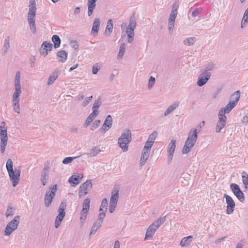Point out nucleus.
Wrapping results in <instances>:
<instances>
[{
	"mask_svg": "<svg viewBox=\"0 0 248 248\" xmlns=\"http://www.w3.org/2000/svg\"><path fill=\"white\" fill-rule=\"evenodd\" d=\"M176 147V141L175 140H171L170 142L169 143L168 149H167V152L168 153H171V154H174L175 149Z\"/></svg>",
	"mask_w": 248,
	"mask_h": 248,
	"instance_id": "36",
	"label": "nucleus"
},
{
	"mask_svg": "<svg viewBox=\"0 0 248 248\" xmlns=\"http://www.w3.org/2000/svg\"><path fill=\"white\" fill-rule=\"evenodd\" d=\"M137 23L134 17H131L129 24L126 28V33H134V30L136 27Z\"/></svg>",
	"mask_w": 248,
	"mask_h": 248,
	"instance_id": "17",
	"label": "nucleus"
},
{
	"mask_svg": "<svg viewBox=\"0 0 248 248\" xmlns=\"http://www.w3.org/2000/svg\"><path fill=\"white\" fill-rule=\"evenodd\" d=\"M6 169L10 179L12 182L13 186L15 187L18 183L20 176V170L15 169L13 170V163L11 159H8L6 162Z\"/></svg>",
	"mask_w": 248,
	"mask_h": 248,
	"instance_id": "1",
	"label": "nucleus"
},
{
	"mask_svg": "<svg viewBox=\"0 0 248 248\" xmlns=\"http://www.w3.org/2000/svg\"><path fill=\"white\" fill-rule=\"evenodd\" d=\"M119 190L118 188H114L111 191L110 202L117 203L119 198Z\"/></svg>",
	"mask_w": 248,
	"mask_h": 248,
	"instance_id": "22",
	"label": "nucleus"
},
{
	"mask_svg": "<svg viewBox=\"0 0 248 248\" xmlns=\"http://www.w3.org/2000/svg\"><path fill=\"white\" fill-rule=\"evenodd\" d=\"M157 136V132L156 131H154L149 137L147 140L152 142V143H154V141L156 139Z\"/></svg>",
	"mask_w": 248,
	"mask_h": 248,
	"instance_id": "52",
	"label": "nucleus"
},
{
	"mask_svg": "<svg viewBox=\"0 0 248 248\" xmlns=\"http://www.w3.org/2000/svg\"><path fill=\"white\" fill-rule=\"evenodd\" d=\"M101 105L100 99H98L97 100H95L93 104V110L94 111L95 113L98 114L99 112L98 111V108L100 107Z\"/></svg>",
	"mask_w": 248,
	"mask_h": 248,
	"instance_id": "46",
	"label": "nucleus"
},
{
	"mask_svg": "<svg viewBox=\"0 0 248 248\" xmlns=\"http://www.w3.org/2000/svg\"><path fill=\"white\" fill-rule=\"evenodd\" d=\"M57 185H54L50 188V191H47L45 195L44 203L46 207L50 206L57 191Z\"/></svg>",
	"mask_w": 248,
	"mask_h": 248,
	"instance_id": "6",
	"label": "nucleus"
},
{
	"mask_svg": "<svg viewBox=\"0 0 248 248\" xmlns=\"http://www.w3.org/2000/svg\"><path fill=\"white\" fill-rule=\"evenodd\" d=\"M242 177L243 184L245 185V188L248 189V174L245 172H242Z\"/></svg>",
	"mask_w": 248,
	"mask_h": 248,
	"instance_id": "38",
	"label": "nucleus"
},
{
	"mask_svg": "<svg viewBox=\"0 0 248 248\" xmlns=\"http://www.w3.org/2000/svg\"><path fill=\"white\" fill-rule=\"evenodd\" d=\"M101 212H100V213H99V216H98V218H99L98 221H101V223H102L103 219L106 216V211H103Z\"/></svg>",
	"mask_w": 248,
	"mask_h": 248,
	"instance_id": "58",
	"label": "nucleus"
},
{
	"mask_svg": "<svg viewBox=\"0 0 248 248\" xmlns=\"http://www.w3.org/2000/svg\"><path fill=\"white\" fill-rule=\"evenodd\" d=\"M37 8H33L29 7V11L28 14L36 15Z\"/></svg>",
	"mask_w": 248,
	"mask_h": 248,
	"instance_id": "62",
	"label": "nucleus"
},
{
	"mask_svg": "<svg viewBox=\"0 0 248 248\" xmlns=\"http://www.w3.org/2000/svg\"><path fill=\"white\" fill-rule=\"evenodd\" d=\"M90 199L89 198L84 200L82 204V209L84 211H89L90 209Z\"/></svg>",
	"mask_w": 248,
	"mask_h": 248,
	"instance_id": "44",
	"label": "nucleus"
},
{
	"mask_svg": "<svg viewBox=\"0 0 248 248\" xmlns=\"http://www.w3.org/2000/svg\"><path fill=\"white\" fill-rule=\"evenodd\" d=\"M93 97V95H91L88 97L85 98L81 104V106L84 108L86 107L92 100Z\"/></svg>",
	"mask_w": 248,
	"mask_h": 248,
	"instance_id": "50",
	"label": "nucleus"
},
{
	"mask_svg": "<svg viewBox=\"0 0 248 248\" xmlns=\"http://www.w3.org/2000/svg\"><path fill=\"white\" fill-rule=\"evenodd\" d=\"M14 210L15 209H13L11 206H8L6 212L5 216L7 218L9 217H11L13 216L14 214Z\"/></svg>",
	"mask_w": 248,
	"mask_h": 248,
	"instance_id": "51",
	"label": "nucleus"
},
{
	"mask_svg": "<svg viewBox=\"0 0 248 248\" xmlns=\"http://www.w3.org/2000/svg\"><path fill=\"white\" fill-rule=\"evenodd\" d=\"M52 41L54 43V46L55 48H58L60 46L61 40L58 35H54L52 36Z\"/></svg>",
	"mask_w": 248,
	"mask_h": 248,
	"instance_id": "33",
	"label": "nucleus"
},
{
	"mask_svg": "<svg viewBox=\"0 0 248 248\" xmlns=\"http://www.w3.org/2000/svg\"><path fill=\"white\" fill-rule=\"evenodd\" d=\"M150 153V151L145 150L143 149L140 162V164L141 166H143L145 164L147 160L148 159Z\"/></svg>",
	"mask_w": 248,
	"mask_h": 248,
	"instance_id": "24",
	"label": "nucleus"
},
{
	"mask_svg": "<svg viewBox=\"0 0 248 248\" xmlns=\"http://www.w3.org/2000/svg\"><path fill=\"white\" fill-rule=\"evenodd\" d=\"M131 132L130 130H124L118 140V143L124 152H126L128 150V144L131 141Z\"/></svg>",
	"mask_w": 248,
	"mask_h": 248,
	"instance_id": "3",
	"label": "nucleus"
},
{
	"mask_svg": "<svg viewBox=\"0 0 248 248\" xmlns=\"http://www.w3.org/2000/svg\"><path fill=\"white\" fill-rule=\"evenodd\" d=\"M48 178V172L42 173L40 180L43 186H45L46 184Z\"/></svg>",
	"mask_w": 248,
	"mask_h": 248,
	"instance_id": "39",
	"label": "nucleus"
},
{
	"mask_svg": "<svg viewBox=\"0 0 248 248\" xmlns=\"http://www.w3.org/2000/svg\"><path fill=\"white\" fill-rule=\"evenodd\" d=\"M125 49V45L124 43H122L120 47L119 51L118 54V57L121 58L124 56Z\"/></svg>",
	"mask_w": 248,
	"mask_h": 248,
	"instance_id": "48",
	"label": "nucleus"
},
{
	"mask_svg": "<svg viewBox=\"0 0 248 248\" xmlns=\"http://www.w3.org/2000/svg\"><path fill=\"white\" fill-rule=\"evenodd\" d=\"M116 205V203L110 202L109 211L111 213H113L114 211Z\"/></svg>",
	"mask_w": 248,
	"mask_h": 248,
	"instance_id": "57",
	"label": "nucleus"
},
{
	"mask_svg": "<svg viewBox=\"0 0 248 248\" xmlns=\"http://www.w3.org/2000/svg\"><path fill=\"white\" fill-rule=\"evenodd\" d=\"M106 30H108V33H106L107 36H109L110 34L113 31V21L112 19H109L107 22Z\"/></svg>",
	"mask_w": 248,
	"mask_h": 248,
	"instance_id": "40",
	"label": "nucleus"
},
{
	"mask_svg": "<svg viewBox=\"0 0 248 248\" xmlns=\"http://www.w3.org/2000/svg\"><path fill=\"white\" fill-rule=\"evenodd\" d=\"M179 106V102H175L172 105H170L167 110L165 111L164 115L165 116H168L170 113H171L174 109L178 108Z\"/></svg>",
	"mask_w": 248,
	"mask_h": 248,
	"instance_id": "26",
	"label": "nucleus"
},
{
	"mask_svg": "<svg viewBox=\"0 0 248 248\" xmlns=\"http://www.w3.org/2000/svg\"><path fill=\"white\" fill-rule=\"evenodd\" d=\"M66 208V203L64 202H62L60 204L58 208V215L57 216L55 220V226L56 228L60 227L62 220L65 216V209Z\"/></svg>",
	"mask_w": 248,
	"mask_h": 248,
	"instance_id": "5",
	"label": "nucleus"
},
{
	"mask_svg": "<svg viewBox=\"0 0 248 248\" xmlns=\"http://www.w3.org/2000/svg\"><path fill=\"white\" fill-rule=\"evenodd\" d=\"M193 237L191 235H189L187 237H184L181 240L180 245L182 247H185L190 245L192 242Z\"/></svg>",
	"mask_w": 248,
	"mask_h": 248,
	"instance_id": "25",
	"label": "nucleus"
},
{
	"mask_svg": "<svg viewBox=\"0 0 248 248\" xmlns=\"http://www.w3.org/2000/svg\"><path fill=\"white\" fill-rule=\"evenodd\" d=\"M166 219V216L160 217L151 225L157 230L165 221Z\"/></svg>",
	"mask_w": 248,
	"mask_h": 248,
	"instance_id": "29",
	"label": "nucleus"
},
{
	"mask_svg": "<svg viewBox=\"0 0 248 248\" xmlns=\"http://www.w3.org/2000/svg\"><path fill=\"white\" fill-rule=\"evenodd\" d=\"M211 76V73H204L202 72L198 77L197 82V85L202 87L205 85L210 78Z\"/></svg>",
	"mask_w": 248,
	"mask_h": 248,
	"instance_id": "10",
	"label": "nucleus"
},
{
	"mask_svg": "<svg viewBox=\"0 0 248 248\" xmlns=\"http://www.w3.org/2000/svg\"><path fill=\"white\" fill-rule=\"evenodd\" d=\"M219 120L217 122L216 126V132L219 133L221 130L225 126L227 121V117L225 115H218Z\"/></svg>",
	"mask_w": 248,
	"mask_h": 248,
	"instance_id": "12",
	"label": "nucleus"
},
{
	"mask_svg": "<svg viewBox=\"0 0 248 248\" xmlns=\"http://www.w3.org/2000/svg\"><path fill=\"white\" fill-rule=\"evenodd\" d=\"M214 67V64L212 62L208 63L205 67L202 72L204 73H211L210 71L212 70Z\"/></svg>",
	"mask_w": 248,
	"mask_h": 248,
	"instance_id": "49",
	"label": "nucleus"
},
{
	"mask_svg": "<svg viewBox=\"0 0 248 248\" xmlns=\"http://www.w3.org/2000/svg\"><path fill=\"white\" fill-rule=\"evenodd\" d=\"M53 45L50 42H44L40 49V53L45 57L47 55L48 52L52 50Z\"/></svg>",
	"mask_w": 248,
	"mask_h": 248,
	"instance_id": "11",
	"label": "nucleus"
},
{
	"mask_svg": "<svg viewBox=\"0 0 248 248\" xmlns=\"http://www.w3.org/2000/svg\"><path fill=\"white\" fill-rule=\"evenodd\" d=\"M196 39L194 37L186 38L184 40V44L186 46H193L196 42Z\"/></svg>",
	"mask_w": 248,
	"mask_h": 248,
	"instance_id": "35",
	"label": "nucleus"
},
{
	"mask_svg": "<svg viewBox=\"0 0 248 248\" xmlns=\"http://www.w3.org/2000/svg\"><path fill=\"white\" fill-rule=\"evenodd\" d=\"M230 188L233 194L240 202H243L245 201V198L244 194L237 184L235 183L231 184L230 185Z\"/></svg>",
	"mask_w": 248,
	"mask_h": 248,
	"instance_id": "7",
	"label": "nucleus"
},
{
	"mask_svg": "<svg viewBox=\"0 0 248 248\" xmlns=\"http://www.w3.org/2000/svg\"><path fill=\"white\" fill-rule=\"evenodd\" d=\"M10 38L9 36H7L4 40V45L3 46V51L4 54H5L7 52L10 48Z\"/></svg>",
	"mask_w": 248,
	"mask_h": 248,
	"instance_id": "32",
	"label": "nucleus"
},
{
	"mask_svg": "<svg viewBox=\"0 0 248 248\" xmlns=\"http://www.w3.org/2000/svg\"><path fill=\"white\" fill-rule=\"evenodd\" d=\"M103 124L104 126H107L108 129L111 127L112 125V119L110 115L107 116Z\"/></svg>",
	"mask_w": 248,
	"mask_h": 248,
	"instance_id": "37",
	"label": "nucleus"
},
{
	"mask_svg": "<svg viewBox=\"0 0 248 248\" xmlns=\"http://www.w3.org/2000/svg\"><path fill=\"white\" fill-rule=\"evenodd\" d=\"M198 134L197 129H194L189 132L182 149V152L184 154L188 153L194 146L198 138Z\"/></svg>",
	"mask_w": 248,
	"mask_h": 248,
	"instance_id": "2",
	"label": "nucleus"
},
{
	"mask_svg": "<svg viewBox=\"0 0 248 248\" xmlns=\"http://www.w3.org/2000/svg\"><path fill=\"white\" fill-rule=\"evenodd\" d=\"M202 12V8H196L192 13V16L193 17H196L199 16Z\"/></svg>",
	"mask_w": 248,
	"mask_h": 248,
	"instance_id": "55",
	"label": "nucleus"
},
{
	"mask_svg": "<svg viewBox=\"0 0 248 248\" xmlns=\"http://www.w3.org/2000/svg\"><path fill=\"white\" fill-rule=\"evenodd\" d=\"M0 138H7V127L6 126L5 122H2L0 125Z\"/></svg>",
	"mask_w": 248,
	"mask_h": 248,
	"instance_id": "21",
	"label": "nucleus"
},
{
	"mask_svg": "<svg viewBox=\"0 0 248 248\" xmlns=\"http://www.w3.org/2000/svg\"><path fill=\"white\" fill-rule=\"evenodd\" d=\"M240 97V92L237 91L234 93H233L230 97L231 102L235 103V105H237L238 101L239 100Z\"/></svg>",
	"mask_w": 248,
	"mask_h": 248,
	"instance_id": "31",
	"label": "nucleus"
},
{
	"mask_svg": "<svg viewBox=\"0 0 248 248\" xmlns=\"http://www.w3.org/2000/svg\"><path fill=\"white\" fill-rule=\"evenodd\" d=\"M83 177V176L82 174H79L78 175H73L70 177L68 182L70 184L77 186L79 184Z\"/></svg>",
	"mask_w": 248,
	"mask_h": 248,
	"instance_id": "18",
	"label": "nucleus"
},
{
	"mask_svg": "<svg viewBox=\"0 0 248 248\" xmlns=\"http://www.w3.org/2000/svg\"><path fill=\"white\" fill-rule=\"evenodd\" d=\"M236 105L235 103H232L231 101L224 108H222L219 110L218 115H225V114L229 113Z\"/></svg>",
	"mask_w": 248,
	"mask_h": 248,
	"instance_id": "14",
	"label": "nucleus"
},
{
	"mask_svg": "<svg viewBox=\"0 0 248 248\" xmlns=\"http://www.w3.org/2000/svg\"><path fill=\"white\" fill-rule=\"evenodd\" d=\"M88 212V211H84L83 210H82L81 212V217H80V219L81 220H85L86 218V217H87V213Z\"/></svg>",
	"mask_w": 248,
	"mask_h": 248,
	"instance_id": "61",
	"label": "nucleus"
},
{
	"mask_svg": "<svg viewBox=\"0 0 248 248\" xmlns=\"http://www.w3.org/2000/svg\"><path fill=\"white\" fill-rule=\"evenodd\" d=\"M29 7L36 8L35 0H30Z\"/></svg>",
	"mask_w": 248,
	"mask_h": 248,
	"instance_id": "63",
	"label": "nucleus"
},
{
	"mask_svg": "<svg viewBox=\"0 0 248 248\" xmlns=\"http://www.w3.org/2000/svg\"><path fill=\"white\" fill-rule=\"evenodd\" d=\"M108 205V202L107 199L106 198L104 199L101 202V205H100V207L99 208V211L101 212V211H104L103 208H105V210L104 211H106V212L107 210Z\"/></svg>",
	"mask_w": 248,
	"mask_h": 248,
	"instance_id": "47",
	"label": "nucleus"
},
{
	"mask_svg": "<svg viewBox=\"0 0 248 248\" xmlns=\"http://www.w3.org/2000/svg\"><path fill=\"white\" fill-rule=\"evenodd\" d=\"M21 93L20 92H15L13 95L12 103H19V95Z\"/></svg>",
	"mask_w": 248,
	"mask_h": 248,
	"instance_id": "41",
	"label": "nucleus"
},
{
	"mask_svg": "<svg viewBox=\"0 0 248 248\" xmlns=\"http://www.w3.org/2000/svg\"><path fill=\"white\" fill-rule=\"evenodd\" d=\"M97 115L98 114L95 113L94 111H93V112L87 117L86 122L84 124V126L87 127L88 126H89L93 122V120L97 116Z\"/></svg>",
	"mask_w": 248,
	"mask_h": 248,
	"instance_id": "30",
	"label": "nucleus"
},
{
	"mask_svg": "<svg viewBox=\"0 0 248 248\" xmlns=\"http://www.w3.org/2000/svg\"><path fill=\"white\" fill-rule=\"evenodd\" d=\"M153 145V143L147 140L145 143V145L143 149H144L145 150H148V151H150Z\"/></svg>",
	"mask_w": 248,
	"mask_h": 248,
	"instance_id": "56",
	"label": "nucleus"
},
{
	"mask_svg": "<svg viewBox=\"0 0 248 248\" xmlns=\"http://www.w3.org/2000/svg\"><path fill=\"white\" fill-rule=\"evenodd\" d=\"M100 152L101 150L99 149V148L96 146L93 147L90 151V152L89 153H87V154L90 156H95Z\"/></svg>",
	"mask_w": 248,
	"mask_h": 248,
	"instance_id": "43",
	"label": "nucleus"
},
{
	"mask_svg": "<svg viewBox=\"0 0 248 248\" xmlns=\"http://www.w3.org/2000/svg\"><path fill=\"white\" fill-rule=\"evenodd\" d=\"M177 14L175 10H171L169 19L168 29L170 31H172L174 26L175 19Z\"/></svg>",
	"mask_w": 248,
	"mask_h": 248,
	"instance_id": "15",
	"label": "nucleus"
},
{
	"mask_svg": "<svg viewBox=\"0 0 248 248\" xmlns=\"http://www.w3.org/2000/svg\"><path fill=\"white\" fill-rule=\"evenodd\" d=\"M20 77L21 74L19 71H17L16 73L15 76L14 84L15 87V92H21V85H20Z\"/></svg>",
	"mask_w": 248,
	"mask_h": 248,
	"instance_id": "16",
	"label": "nucleus"
},
{
	"mask_svg": "<svg viewBox=\"0 0 248 248\" xmlns=\"http://www.w3.org/2000/svg\"><path fill=\"white\" fill-rule=\"evenodd\" d=\"M19 216H16L14 218L9 222L5 229L4 234L7 236H9L14 231L17 229L19 224Z\"/></svg>",
	"mask_w": 248,
	"mask_h": 248,
	"instance_id": "4",
	"label": "nucleus"
},
{
	"mask_svg": "<svg viewBox=\"0 0 248 248\" xmlns=\"http://www.w3.org/2000/svg\"><path fill=\"white\" fill-rule=\"evenodd\" d=\"M80 155L77 156H69L64 158L62 160V163L67 164L72 162L74 159L78 158Z\"/></svg>",
	"mask_w": 248,
	"mask_h": 248,
	"instance_id": "45",
	"label": "nucleus"
},
{
	"mask_svg": "<svg viewBox=\"0 0 248 248\" xmlns=\"http://www.w3.org/2000/svg\"><path fill=\"white\" fill-rule=\"evenodd\" d=\"M57 56L60 59L59 61L61 62H64L66 61L67 58V54L65 50H60L57 53Z\"/></svg>",
	"mask_w": 248,
	"mask_h": 248,
	"instance_id": "27",
	"label": "nucleus"
},
{
	"mask_svg": "<svg viewBox=\"0 0 248 248\" xmlns=\"http://www.w3.org/2000/svg\"><path fill=\"white\" fill-rule=\"evenodd\" d=\"M59 76V72L58 71H54L50 75L48 81H47V85H52L56 79L58 78Z\"/></svg>",
	"mask_w": 248,
	"mask_h": 248,
	"instance_id": "28",
	"label": "nucleus"
},
{
	"mask_svg": "<svg viewBox=\"0 0 248 248\" xmlns=\"http://www.w3.org/2000/svg\"><path fill=\"white\" fill-rule=\"evenodd\" d=\"M92 181L91 180H87L82 184L79 187L78 196L79 198L82 197L86 195L88 191L90 190L92 188Z\"/></svg>",
	"mask_w": 248,
	"mask_h": 248,
	"instance_id": "8",
	"label": "nucleus"
},
{
	"mask_svg": "<svg viewBox=\"0 0 248 248\" xmlns=\"http://www.w3.org/2000/svg\"><path fill=\"white\" fill-rule=\"evenodd\" d=\"M35 16L34 15L28 14V21L29 24L31 31L33 33L36 32V28L35 26Z\"/></svg>",
	"mask_w": 248,
	"mask_h": 248,
	"instance_id": "13",
	"label": "nucleus"
},
{
	"mask_svg": "<svg viewBox=\"0 0 248 248\" xmlns=\"http://www.w3.org/2000/svg\"><path fill=\"white\" fill-rule=\"evenodd\" d=\"M12 106L14 111L18 114L20 113V108L19 103H12Z\"/></svg>",
	"mask_w": 248,
	"mask_h": 248,
	"instance_id": "54",
	"label": "nucleus"
},
{
	"mask_svg": "<svg viewBox=\"0 0 248 248\" xmlns=\"http://www.w3.org/2000/svg\"><path fill=\"white\" fill-rule=\"evenodd\" d=\"M8 138H0V151L4 153L7 144Z\"/></svg>",
	"mask_w": 248,
	"mask_h": 248,
	"instance_id": "42",
	"label": "nucleus"
},
{
	"mask_svg": "<svg viewBox=\"0 0 248 248\" xmlns=\"http://www.w3.org/2000/svg\"><path fill=\"white\" fill-rule=\"evenodd\" d=\"M97 0H89L87 3L88 6V15L90 16L96 6V2Z\"/></svg>",
	"mask_w": 248,
	"mask_h": 248,
	"instance_id": "19",
	"label": "nucleus"
},
{
	"mask_svg": "<svg viewBox=\"0 0 248 248\" xmlns=\"http://www.w3.org/2000/svg\"><path fill=\"white\" fill-rule=\"evenodd\" d=\"M100 23V19L98 18H96L94 19L92 29V33L94 36H96L98 32Z\"/></svg>",
	"mask_w": 248,
	"mask_h": 248,
	"instance_id": "20",
	"label": "nucleus"
},
{
	"mask_svg": "<svg viewBox=\"0 0 248 248\" xmlns=\"http://www.w3.org/2000/svg\"><path fill=\"white\" fill-rule=\"evenodd\" d=\"M155 81V78L151 76L149 79L148 84V87L149 89H151L153 87V85H154Z\"/></svg>",
	"mask_w": 248,
	"mask_h": 248,
	"instance_id": "53",
	"label": "nucleus"
},
{
	"mask_svg": "<svg viewBox=\"0 0 248 248\" xmlns=\"http://www.w3.org/2000/svg\"><path fill=\"white\" fill-rule=\"evenodd\" d=\"M101 225V221H96L94 222L92 227L90 235L94 234L100 228Z\"/></svg>",
	"mask_w": 248,
	"mask_h": 248,
	"instance_id": "34",
	"label": "nucleus"
},
{
	"mask_svg": "<svg viewBox=\"0 0 248 248\" xmlns=\"http://www.w3.org/2000/svg\"><path fill=\"white\" fill-rule=\"evenodd\" d=\"M127 34V42L131 43L133 40V38L135 35L134 33H126Z\"/></svg>",
	"mask_w": 248,
	"mask_h": 248,
	"instance_id": "60",
	"label": "nucleus"
},
{
	"mask_svg": "<svg viewBox=\"0 0 248 248\" xmlns=\"http://www.w3.org/2000/svg\"><path fill=\"white\" fill-rule=\"evenodd\" d=\"M223 197L226 199L227 203L226 213L228 215L232 214L235 206V202L232 198L229 195L224 194Z\"/></svg>",
	"mask_w": 248,
	"mask_h": 248,
	"instance_id": "9",
	"label": "nucleus"
},
{
	"mask_svg": "<svg viewBox=\"0 0 248 248\" xmlns=\"http://www.w3.org/2000/svg\"><path fill=\"white\" fill-rule=\"evenodd\" d=\"M100 123V120H95L93 123V124L92 126H91V130H94L97 127H98L99 124Z\"/></svg>",
	"mask_w": 248,
	"mask_h": 248,
	"instance_id": "59",
	"label": "nucleus"
},
{
	"mask_svg": "<svg viewBox=\"0 0 248 248\" xmlns=\"http://www.w3.org/2000/svg\"><path fill=\"white\" fill-rule=\"evenodd\" d=\"M242 122L243 123H246V124L248 123V114L243 117Z\"/></svg>",
	"mask_w": 248,
	"mask_h": 248,
	"instance_id": "64",
	"label": "nucleus"
},
{
	"mask_svg": "<svg viewBox=\"0 0 248 248\" xmlns=\"http://www.w3.org/2000/svg\"><path fill=\"white\" fill-rule=\"evenodd\" d=\"M156 229L153 227V225H151L148 228L145 237V240H148L152 238L155 234Z\"/></svg>",
	"mask_w": 248,
	"mask_h": 248,
	"instance_id": "23",
	"label": "nucleus"
}]
</instances>
